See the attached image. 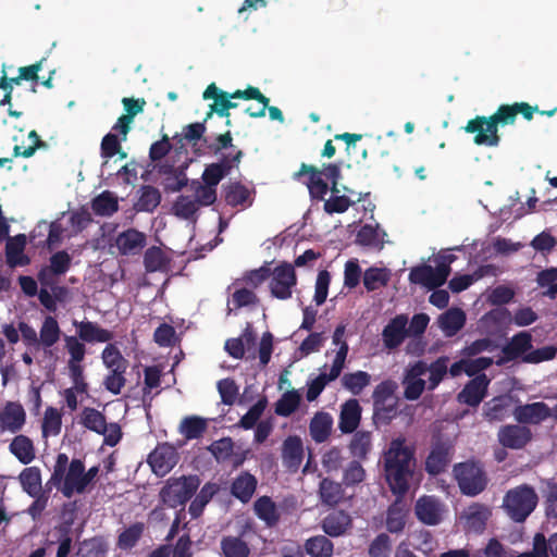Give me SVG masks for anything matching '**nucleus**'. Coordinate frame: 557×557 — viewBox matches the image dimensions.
<instances>
[{
	"mask_svg": "<svg viewBox=\"0 0 557 557\" xmlns=\"http://www.w3.org/2000/svg\"><path fill=\"white\" fill-rule=\"evenodd\" d=\"M444 271V269H433L429 264H421L410 270L408 278L410 283L424 286L432 290L446 283Z\"/></svg>",
	"mask_w": 557,
	"mask_h": 557,
	"instance_id": "nucleus-18",
	"label": "nucleus"
},
{
	"mask_svg": "<svg viewBox=\"0 0 557 557\" xmlns=\"http://www.w3.org/2000/svg\"><path fill=\"white\" fill-rule=\"evenodd\" d=\"M62 428V416L54 407H48L41 423V432L44 437L57 436Z\"/></svg>",
	"mask_w": 557,
	"mask_h": 557,
	"instance_id": "nucleus-53",
	"label": "nucleus"
},
{
	"mask_svg": "<svg viewBox=\"0 0 557 557\" xmlns=\"http://www.w3.org/2000/svg\"><path fill=\"white\" fill-rule=\"evenodd\" d=\"M139 193V198L134 206L136 211L153 212L162 199L160 190L151 185H144L140 187Z\"/></svg>",
	"mask_w": 557,
	"mask_h": 557,
	"instance_id": "nucleus-41",
	"label": "nucleus"
},
{
	"mask_svg": "<svg viewBox=\"0 0 557 557\" xmlns=\"http://www.w3.org/2000/svg\"><path fill=\"white\" fill-rule=\"evenodd\" d=\"M268 405V400L265 397L260 398L256 404H253L249 410L242 417L238 422V425L244 430H250L256 426L258 420L262 416Z\"/></svg>",
	"mask_w": 557,
	"mask_h": 557,
	"instance_id": "nucleus-61",
	"label": "nucleus"
},
{
	"mask_svg": "<svg viewBox=\"0 0 557 557\" xmlns=\"http://www.w3.org/2000/svg\"><path fill=\"white\" fill-rule=\"evenodd\" d=\"M454 453L455 448L450 441L441 438L434 441L425 459V471L433 476L445 472L453 460Z\"/></svg>",
	"mask_w": 557,
	"mask_h": 557,
	"instance_id": "nucleus-10",
	"label": "nucleus"
},
{
	"mask_svg": "<svg viewBox=\"0 0 557 557\" xmlns=\"http://www.w3.org/2000/svg\"><path fill=\"white\" fill-rule=\"evenodd\" d=\"M371 376L364 371L346 373L342 377L343 386L354 395H359L370 384Z\"/></svg>",
	"mask_w": 557,
	"mask_h": 557,
	"instance_id": "nucleus-56",
	"label": "nucleus"
},
{
	"mask_svg": "<svg viewBox=\"0 0 557 557\" xmlns=\"http://www.w3.org/2000/svg\"><path fill=\"white\" fill-rule=\"evenodd\" d=\"M466 323V314L459 308H450L442 313L438 318V325L443 332L453 336L459 332Z\"/></svg>",
	"mask_w": 557,
	"mask_h": 557,
	"instance_id": "nucleus-35",
	"label": "nucleus"
},
{
	"mask_svg": "<svg viewBox=\"0 0 557 557\" xmlns=\"http://www.w3.org/2000/svg\"><path fill=\"white\" fill-rule=\"evenodd\" d=\"M333 419L329 412H317L310 421L309 432L315 443L325 442L332 431Z\"/></svg>",
	"mask_w": 557,
	"mask_h": 557,
	"instance_id": "nucleus-31",
	"label": "nucleus"
},
{
	"mask_svg": "<svg viewBox=\"0 0 557 557\" xmlns=\"http://www.w3.org/2000/svg\"><path fill=\"white\" fill-rule=\"evenodd\" d=\"M351 527V517L344 510L330 512L321 522L323 532L331 537H338L346 534Z\"/></svg>",
	"mask_w": 557,
	"mask_h": 557,
	"instance_id": "nucleus-25",
	"label": "nucleus"
},
{
	"mask_svg": "<svg viewBox=\"0 0 557 557\" xmlns=\"http://www.w3.org/2000/svg\"><path fill=\"white\" fill-rule=\"evenodd\" d=\"M388 281L389 272L386 269L371 267L363 273V285L368 292H373L385 286Z\"/></svg>",
	"mask_w": 557,
	"mask_h": 557,
	"instance_id": "nucleus-51",
	"label": "nucleus"
},
{
	"mask_svg": "<svg viewBox=\"0 0 557 557\" xmlns=\"http://www.w3.org/2000/svg\"><path fill=\"white\" fill-rule=\"evenodd\" d=\"M144 531L145 524L143 522H135L131 524L119 534L116 541L117 548L122 550H131L137 545L144 534Z\"/></svg>",
	"mask_w": 557,
	"mask_h": 557,
	"instance_id": "nucleus-45",
	"label": "nucleus"
},
{
	"mask_svg": "<svg viewBox=\"0 0 557 557\" xmlns=\"http://www.w3.org/2000/svg\"><path fill=\"white\" fill-rule=\"evenodd\" d=\"M108 553V545L101 537H91L85 540L79 547V557H106Z\"/></svg>",
	"mask_w": 557,
	"mask_h": 557,
	"instance_id": "nucleus-59",
	"label": "nucleus"
},
{
	"mask_svg": "<svg viewBox=\"0 0 557 557\" xmlns=\"http://www.w3.org/2000/svg\"><path fill=\"white\" fill-rule=\"evenodd\" d=\"M20 482L23 490L32 497L41 493V473L37 467L25 468L20 474Z\"/></svg>",
	"mask_w": 557,
	"mask_h": 557,
	"instance_id": "nucleus-46",
	"label": "nucleus"
},
{
	"mask_svg": "<svg viewBox=\"0 0 557 557\" xmlns=\"http://www.w3.org/2000/svg\"><path fill=\"white\" fill-rule=\"evenodd\" d=\"M449 358L442 356L429 364L428 389L434 391L448 373Z\"/></svg>",
	"mask_w": 557,
	"mask_h": 557,
	"instance_id": "nucleus-48",
	"label": "nucleus"
},
{
	"mask_svg": "<svg viewBox=\"0 0 557 557\" xmlns=\"http://www.w3.org/2000/svg\"><path fill=\"white\" fill-rule=\"evenodd\" d=\"M60 337V329L55 318L46 317L40 329V342L46 347L54 345Z\"/></svg>",
	"mask_w": 557,
	"mask_h": 557,
	"instance_id": "nucleus-62",
	"label": "nucleus"
},
{
	"mask_svg": "<svg viewBox=\"0 0 557 557\" xmlns=\"http://www.w3.org/2000/svg\"><path fill=\"white\" fill-rule=\"evenodd\" d=\"M372 449V433L369 431H355L349 443L350 454L359 460L367 459Z\"/></svg>",
	"mask_w": 557,
	"mask_h": 557,
	"instance_id": "nucleus-43",
	"label": "nucleus"
},
{
	"mask_svg": "<svg viewBox=\"0 0 557 557\" xmlns=\"http://www.w3.org/2000/svg\"><path fill=\"white\" fill-rule=\"evenodd\" d=\"M512 414L520 424H540L548 418L555 420L554 407L550 408L543 401L519 405Z\"/></svg>",
	"mask_w": 557,
	"mask_h": 557,
	"instance_id": "nucleus-14",
	"label": "nucleus"
},
{
	"mask_svg": "<svg viewBox=\"0 0 557 557\" xmlns=\"http://www.w3.org/2000/svg\"><path fill=\"white\" fill-rule=\"evenodd\" d=\"M146 243V234L133 227L120 233L115 239V245L123 256L139 253Z\"/></svg>",
	"mask_w": 557,
	"mask_h": 557,
	"instance_id": "nucleus-21",
	"label": "nucleus"
},
{
	"mask_svg": "<svg viewBox=\"0 0 557 557\" xmlns=\"http://www.w3.org/2000/svg\"><path fill=\"white\" fill-rule=\"evenodd\" d=\"M362 408L356 398L346 400L341 406L338 429L344 434L354 433L360 424Z\"/></svg>",
	"mask_w": 557,
	"mask_h": 557,
	"instance_id": "nucleus-22",
	"label": "nucleus"
},
{
	"mask_svg": "<svg viewBox=\"0 0 557 557\" xmlns=\"http://www.w3.org/2000/svg\"><path fill=\"white\" fill-rule=\"evenodd\" d=\"M397 388V385L394 381L387 380L383 381L376 385L373 391V405H383L384 403L396 401L394 397V393Z\"/></svg>",
	"mask_w": 557,
	"mask_h": 557,
	"instance_id": "nucleus-63",
	"label": "nucleus"
},
{
	"mask_svg": "<svg viewBox=\"0 0 557 557\" xmlns=\"http://www.w3.org/2000/svg\"><path fill=\"white\" fill-rule=\"evenodd\" d=\"M173 213L181 219L190 220L193 219L199 207L190 196L181 195L176 198L172 207Z\"/></svg>",
	"mask_w": 557,
	"mask_h": 557,
	"instance_id": "nucleus-57",
	"label": "nucleus"
},
{
	"mask_svg": "<svg viewBox=\"0 0 557 557\" xmlns=\"http://www.w3.org/2000/svg\"><path fill=\"white\" fill-rule=\"evenodd\" d=\"M271 274V263L264 262V264L258 269L246 271L242 278L236 280L233 285L237 286L239 283H243V286L248 287L255 292V289L259 288L265 281L270 278Z\"/></svg>",
	"mask_w": 557,
	"mask_h": 557,
	"instance_id": "nucleus-37",
	"label": "nucleus"
},
{
	"mask_svg": "<svg viewBox=\"0 0 557 557\" xmlns=\"http://www.w3.org/2000/svg\"><path fill=\"white\" fill-rule=\"evenodd\" d=\"M258 481L248 471L240 472L232 482L231 494L242 503H248L257 488Z\"/></svg>",
	"mask_w": 557,
	"mask_h": 557,
	"instance_id": "nucleus-29",
	"label": "nucleus"
},
{
	"mask_svg": "<svg viewBox=\"0 0 557 557\" xmlns=\"http://www.w3.org/2000/svg\"><path fill=\"white\" fill-rule=\"evenodd\" d=\"M305 550L311 557H332L334 544L325 535H315L305 542Z\"/></svg>",
	"mask_w": 557,
	"mask_h": 557,
	"instance_id": "nucleus-44",
	"label": "nucleus"
},
{
	"mask_svg": "<svg viewBox=\"0 0 557 557\" xmlns=\"http://www.w3.org/2000/svg\"><path fill=\"white\" fill-rule=\"evenodd\" d=\"M492 516L487 505L474 503L466 511V524L469 531L481 534L486 529V523Z\"/></svg>",
	"mask_w": 557,
	"mask_h": 557,
	"instance_id": "nucleus-28",
	"label": "nucleus"
},
{
	"mask_svg": "<svg viewBox=\"0 0 557 557\" xmlns=\"http://www.w3.org/2000/svg\"><path fill=\"white\" fill-rule=\"evenodd\" d=\"M414 448L403 436L393 438L383 454L384 478L396 497H405L416 474Z\"/></svg>",
	"mask_w": 557,
	"mask_h": 557,
	"instance_id": "nucleus-1",
	"label": "nucleus"
},
{
	"mask_svg": "<svg viewBox=\"0 0 557 557\" xmlns=\"http://www.w3.org/2000/svg\"><path fill=\"white\" fill-rule=\"evenodd\" d=\"M417 519L426 525H436L442 521L443 505L433 495H423L416 502Z\"/></svg>",
	"mask_w": 557,
	"mask_h": 557,
	"instance_id": "nucleus-15",
	"label": "nucleus"
},
{
	"mask_svg": "<svg viewBox=\"0 0 557 557\" xmlns=\"http://www.w3.org/2000/svg\"><path fill=\"white\" fill-rule=\"evenodd\" d=\"M200 485L197 475L170 478L160 491L161 502L170 508L185 505Z\"/></svg>",
	"mask_w": 557,
	"mask_h": 557,
	"instance_id": "nucleus-6",
	"label": "nucleus"
},
{
	"mask_svg": "<svg viewBox=\"0 0 557 557\" xmlns=\"http://www.w3.org/2000/svg\"><path fill=\"white\" fill-rule=\"evenodd\" d=\"M356 243L367 247L382 246V238L379 226L364 224L360 227L356 235Z\"/></svg>",
	"mask_w": 557,
	"mask_h": 557,
	"instance_id": "nucleus-60",
	"label": "nucleus"
},
{
	"mask_svg": "<svg viewBox=\"0 0 557 557\" xmlns=\"http://www.w3.org/2000/svg\"><path fill=\"white\" fill-rule=\"evenodd\" d=\"M9 449L23 465L30 463L36 456L33 441L23 434L16 435L12 440Z\"/></svg>",
	"mask_w": 557,
	"mask_h": 557,
	"instance_id": "nucleus-36",
	"label": "nucleus"
},
{
	"mask_svg": "<svg viewBox=\"0 0 557 557\" xmlns=\"http://www.w3.org/2000/svg\"><path fill=\"white\" fill-rule=\"evenodd\" d=\"M216 492L218 487L214 483H206L189 505L188 510L190 516L193 518H198Z\"/></svg>",
	"mask_w": 557,
	"mask_h": 557,
	"instance_id": "nucleus-49",
	"label": "nucleus"
},
{
	"mask_svg": "<svg viewBox=\"0 0 557 557\" xmlns=\"http://www.w3.org/2000/svg\"><path fill=\"white\" fill-rule=\"evenodd\" d=\"M511 398L507 395H500L486 401L483 407V416L485 420L502 421L509 414Z\"/></svg>",
	"mask_w": 557,
	"mask_h": 557,
	"instance_id": "nucleus-32",
	"label": "nucleus"
},
{
	"mask_svg": "<svg viewBox=\"0 0 557 557\" xmlns=\"http://www.w3.org/2000/svg\"><path fill=\"white\" fill-rule=\"evenodd\" d=\"M26 422V412L17 401H8L0 411V429L10 433H18Z\"/></svg>",
	"mask_w": 557,
	"mask_h": 557,
	"instance_id": "nucleus-19",
	"label": "nucleus"
},
{
	"mask_svg": "<svg viewBox=\"0 0 557 557\" xmlns=\"http://www.w3.org/2000/svg\"><path fill=\"white\" fill-rule=\"evenodd\" d=\"M300 395L297 391L285 392L275 403V413L280 417H289L300 405Z\"/></svg>",
	"mask_w": 557,
	"mask_h": 557,
	"instance_id": "nucleus-52",
	"label": "nucleus"
},
{
	"mask_svg": "<svg viewBox=\"0 0 557 557\" xmlns=\"http://www.w3.org/2000/svg\"><path fill=\"white\" fill-rule=\"evenodd\" d=\"M260 304V298L250 288L240 286L237 287L227 304L228 312L239 310L244 307H257Z\"/></svg>",
	"mask_w": 557,
	"mask_h": 557,
	"instance_id": "nucleus-40",
	"label": "nucleus"
},
{
	"mask_svg": "<svg viewBox=\"0 0 557 557\" xmlns=\"http://www.w3.org/2000/svg\"><path fill=\"white\" fill-rule=\"evenodd\" d=\"M78 337L86 343H108L106 348H115L110 341L113 339V333L107 329H102L91 321H83L76 324Z\"/></svg>",
	"mask_w": 557,
	"mask_h": 557,
	"instance_id": "nucleus-23",
	"label": "nucleus"
},
{
	"mask_svg": "<svg viewBox=\"0 0 557 557\" xmlns=\"http://www.w3.org/2000/svg\"><path fill=\"white\" fill-rule=\"evenodd\" d=\"M391 550V537L386 533H380L370 543L368 554L370 557H388Z\"/></svg>",
	"mask_w": 557,
	"mask_h": 557,
	"instance_id": "nucleus-64",
	"label": "nucleus"
},
{
	"mask_svg": "<svg viewBox=\"0 0 557 557\" xmlns=\"http://www.w3.org/2000/svg\"><path fill=\"white\" fill-rule=\"evenodd\" d=\"M153 339L160 347L173 348L181 344V338L175 327L168 323H161L156 329Z\"/></svg>",
	"mask_w": 557,
	"mask_h": 557,
	"instance_id": "nucleus-55",
	"label": "nucleus"
},
{
	"mask_svg": "<svg viewBox=\"0 0 557 557\" xmlns=\"http://www.w3.org/2000/svg\"><path fill=\"white\" fill-rule=\"evenodd\" d=\"M84 470L85 465L81 459L74 458L69 462L67 455L60 453L48 484L59 487L63 496L67 498L72 497L74 493L83 494L85 493L82 482Z\"/></svg>",
	"mask_w": 557,
	"mask_h": 557,
	"instance_id": "nucleus-3",
	"label": "nucleus"
},
{
	"mask_svg": "<svg viewBox=\"0 0 557 557\" xmlns=\"http://www.w3.org/2000/svg\"><path fill=\"white\" fill-rule=\"evenodd\" d=\"M7 244H5V260L7 263L11 267L17 265H27L29 263V258L24 255L25 246H26V236L24 234H18L14 237H10L8 235Z\"/></svg>",
	"mask_w": 557,
	"mask_h": 557,
	"instance_id": "nucleus-27",
	"label": "nucleus"
},
{
	"mask_svg": "<svg viewBox=\"0 0 557 557\" xmlns=\"http://www.w3.org/2000/svg\"><path fill=\"white\" fill-rule=\"evenodd\" d=\"M499 444L509 449L524 448L533 437L532 431L523 424L503 425L497 433Z\"/></svg>",
	"mask_w": 557,
	"mask_h": 557,
	"instance_id": "nucleus-13",
	"label": "nucleus"
},
{
	"mask_svg": "<svg viewBox=\"0 0 557 557\" xmlns=\"http://www.w3.org/2000/svg\"><path fill=\"white\" fill-rule=\"evenodd\" d=\"M517 116L512 104H500L490 116L476 115L463 127L466 133L474 134L476 146L497 147L500 143L499 126L513 125Z\"/></svg>",
	"mask_w": 557,
	"mask_h": 557,
	"instance_id": "nucleus-2",
	"label": "nucleus"
},
{
	"mask_svg": "<svg viewBox=\"0 0 557 557\" xmlns=\"http://www.w3.org/2000/svg\"><path fill=\"white\" fill-rule=\"evenodd\" d=\"M91 210L98 216H112L119 211L117 197L110 190H103L91 200Z\"/></svg>",
	"mask_w": 557,
	"mask_h": 557,
	"instance_id": "nucleus-34",
	"label": "nucleus"
},
{
	"mask_svg": "<svg viewBox=\"0 0 557 557\" xmlns=\"http://www.w3.org/2000/svg\"><path fill=\"white\" fill-rule=\"evenodd\" d=\"M178 454L169 443L158 444L148 455L147 462L157 476L166 475L177 463Z\"/></svg>",
	"mask_w": 557,
	"mask_h": 557,
	"instance_id": "nucleus-12",
	"label": "nucleus"
},
{
	"mask_svg": "<svg viewBox=\"0 0 557 557\" xmlns=\"http://www.w3.org/2000/svg\"><path fill=\"white\" fill-rule=\"evenodd\" d=\"M72 258L65 250H60L51 255L49 264L42 267L37 278L41 286L54 288L57 277L64 275L71 268Z\"/></svg>",
	"mask_w": 557,
	"mask_h": 557,
	"instance_id": "nucleus-11",
	"label": "nucleus"
},
{
	"mask_svg": "<svg viewBox=\"0 0 557 557\" xmlns=\"http://www.w3.org/2000/svg\"><path fill=\"white\" fill-rule=\"evenodd\" d=\"M221 549L223 557H248L250 554L248 544L238 536H224Z\"/></svg>",
	"mask_w": 557,
	"mask_h": 557,
	"instance_id": "nucleus-47",
	"label": "nucleus"
},
{
	"mask_svg": "<svg viewBox=\"0 0 557 557\" xmlns=\"http://www.w3.org/2000/svg\"><path fill=\"white\" fill-rule=\"evenodd\" d=\"M319 496L323 505L335 507L345 499V491L342 483L324 478L319 484Z\"/></svg>",
	"mask_w": 557,
	"mask_h": 557,
	"instance_id": "nucleus-30",
	"label": "nucleus"
},
{
	"mask_svg": "<svg viewBox=\"0 0 557 557\" xmlns=\"http://www.w3.org/2000/svg\"><path fill=\"white\" fill-rule=\"evenodd\" d=\"M508 359L522 357L523 361L539 363L555 358L557 350H502Z\"/></svg>",
	"mask_w": 557,
	"mask_h": 557,
	"instance_id": "nucleus-50",
	"label": "nucleus"
},
{
	"mask_svg": "<svg viewBox=\"0 0 557 557\" xmlns=\"http://www.w3.org/2000/svg\"><path fill=\"white\" fill-rule=\"evenodd\" d=\"M244 157L243 150H234L227 154H222L218 162L208 164L202 173L205 184L216 187L218 184L227 176L234 168H238Z\"/></svg>",
	"mask_w": 557,
	"mask_h": 557,
	"instance_id": "nucleus-9",
	"label": "nucleus"
},
{
	"mask_svg": "<svg viewBox=\"0 0 557 557\" xmlns=\"http://www.w3.org/2000/svg\"><path fill=\"white\" fill-rule=\"evenodd\" d=\"M454 476L462 495L474 497L487 486L488 478L483 467L468 460L454 466Z\"/></svg>",
	"mask_w": 557,
	"mask_h": 557,
	"instance_id": "nucleus-5",
	"label": "nucleus"
},
{
	"mask_svg": "<svg viewBox=\"0 0 557 557\" xmlns=\"http://www.w3.org/2000/svg\"><path fill=\"white\" fill-rule=\"evenodd\" d=\"M407 324L408 318L405 314H398L388 322L382 333L385 348H397L409 336Z\"/></svg>",
	"mask_w": 557,
	"mask_h": 557,
	"instance_id": "nucleus-24",
	"label": "nucleus"
},
{
	"mask_svg": "<svg viewBox=\"0 0 557 557\" xmlns=\"http://www.w3.org/2000/svg\"><path fill=\"white\" fill-rule=\"evenodd\" d=\"M258 334L251 322H247L240 336L230 338L224 348H257Z\"/></svg>",
	"mask_w": 557,
	"mask_h": 557,
	"instance_id": "nucleus-54",
	"label": "nucleus"
},
{
	"mask_svg": "<svg viewBox=\"0 0 557 557\" xmlns=\"http://www.w3.org/2000/svg\"><path fill=\"white\" fill-rule=\"evenodd\" d=\"M269 288L271 296L280 300H287L293 295V288L297 284V275L294 265L283 262L272 270Z\"/></svg>",
	"mask_w": 557,
	"mask_h": 557,
	"instance_id": "nucleus-8",
	"label": "nucleus"
},
{
	"mask_svg": "<svg viewBox=\"0 0 557 557\" xmlns=\"http://www.w3.org/2000/svg\"><path fill=\"white\" fill-rule=\"evenodd\" d=\"M404 497H396L388 507L386 513V528L391 533H399L406 524V510L403 502Z\"/></svg>",
	"mask_w": 557,
	"mask_h": 557,
	"instance_id": "nucleus-38",
	"label": "nucleus"
},
{
	"mask_svg": "<svg viewBox=\"0 0 557 557\" xmlns=\"http://www.w3.org/2000/svg\"><path fill=\"white\" fill-rule=\"evenodd\" d=\"M304 459V445L299 436L290 435L286 437L282 445V461L284 467L296 472Z\"/></svg>",
	"mask_w": 557,
	"mask_h": 557,
	"instance_id": "nucleus-20",
	"label": "nucleus"
},
{
	"mask_svg": "<svg viewBox=\"0 0 557 557\" xmlns=\"http://www.w3.org/2000/svg\"><path fill=\"white\" fill-rule=\"evenodd\" d=\"M257 517L264 521L268 527H274L280 520L275 503L269 496L259 497L253 505Z\"/></svg>",
	"mask_w": 557,
	"mask_h": 557,
	"instance_id": "nucleus-39",
	"label": "nucleus"
},
{
	"mask_svg": "<svg viewBox=\"0 0 557 557\" xmlns=\"http://www.w3.org/2000/svg\"><path fill=\"white\" fill-rule=\"evenodd\" d=\"M537 503L539 496L535 490L528 484H522L505 494L503 507L512 521L521 523L534 511Z\"/></svg>",
	"mask_w": 557,
	"mask_h": 557,
	"instance_id": "nucleus-4",
	"label": "nucleus"
},
{
	"mask_svg": "<svg viewBox=\"0 0 557 557\" xmlns=\"http://www.w3.org/2000/svg\"><path fill=\"white\" fill-rule=\"evenodd\" d=\"M308 175V181L305 182L309 189L311 198L323 200L329 191L327 183L322 178V172L314 165L301 163L299 170L294 173L293 177L296 181H301V177Z\"/></svg>",
	"mask_w": 557,
	"mask_h": 557,
	"instance_id": "nucleus-16",
	"label": "nucleus"
},
{
	"mask_svg": "<svg viewBox=\"0 0 557 557\" xmlns=\"http://www.w3.org/2000/svg\"><path fill=\"white\" fill-rule=\"evenodd\" d=\"M225 202L231 207H249L252 205L251 190L240 182L230 183L224 187Z\"/></svg>",
	"mask_w": 557,
	"mask_h": 557,
	"instance_id": "nucleus-33",
	"label": "nucleus"
},
{
	"mask_svg": "<svg viewBox=\"0 0 557 557\" xmlns=\"http://www.w3.org/2000/svg\"><path fill=\"white\" fill-rule=\"evenodd\" d=\"M488 385L490 379L486 374L476 375L459 392L457 400L470 407H478L486 396Z\"/></svg>",
	"mask_w": 557,
	"mask_h": 557,
	"instance_id": "nucleus-17",
	"label": "nucleus"
},
{
	"mask_svg": "<svg viewBox=\"0 0 557 557\" xmlns=\"http://www.w3.org/2000/svg\"><path fill=\"white\" fill-rule=\"evenodd\" d=\"M208 428L207 420L198 416L185 417L180 425L178 432L187 441L200 438Z\"/></svg>",
	"mask_w": 557,
	"mask_h": 557,
	"instance_id": "nucleus-42",
	"label": "nucleus"
},
{
	"mask_svg": "<svg viewBox=\"0 0 557 557\" xmlns=\"http://www.w3.org/2000/svg\"><path fill=\"white\" fill-rule=\"evenodd\" d=\"M79 423L99 435L104 436V444L113 447L122 438V431L117 423H107L106 416L99 410L85 407L81 412Z\"/></svg>",
	"mask_w": 557,
	"mask_h": 557,
	"instance_id": "nucleus-7",
	"label": "nucleus"
},
{
	"mask_svg": "<svg viewBox=\"0 0 557 557\" xmlns=\"http://www.w3.org/2000/svg\"><path fill=\"white\" fill-rule=\"evenodd\" d=\"M166 263L168 259L160 247L152 246L145 251L144 265L147 272L161 271Z\"/></svg>",
	"mask_w": 557,
	"mask_h": 557,
	"instance_id": "nucleus-58",
	"label": "nucleus"
},
{
	"mask_svg": "<svg viewBox=\"0 0 557 557\" xmlns=\"http://www.w3.org/2000/svg\"><path fill=\"white\" fill-rule=\"evenodd\" d=\"M230 99H244V100H256L260 103L258 110H253V106H248L245 109V113L250 117H262L265 115L268 103L270 99L265 97L258 87L248 86L246 89H237L234 92H228Z\"/></svg>",
	"mask_w": 557,
	"mask_h": 557,
	"instance_id": "nucleus-26",
	"label": "nucleus"
}]
</instances>
